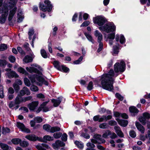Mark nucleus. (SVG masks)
Segmentation results:
<instances>
[{
    "instance_id": "f257e3e1",
    "label": "nucleus",
    "mask_w": 150,
    "mask_h": 150,
    "mask_svg": "<svg viewBox=\"0 0 150 150\" xmlns=\"http://www.w3.org/2000/svg\"><path fill=\"white\" fill-rule=\"evenodd\" d=\"M125 64L124 61L121 60L120 63L117 62L114 65V70L116 73L115 74L112 69H110L108 74L103 75L100 81L101 87L103 89L109 91H112L113 89V84L114 79L112 77H116L118 75L117 73L123 72L125 69Z\"/></svg>"
},
{
    "instance_id": "f03ea898",
    "label": "nucleus",
    "mask_w": 150,
    "mask_h": 150,
    "mask_svg": "<svg viewBox=\"0 0 150 150\" xmlns=\"http://www.w3.org/2000/svg\"><path fill=\"white\" fill-rule=\"evenodd\" d=\"M18 0H9V2L6 4L8 9H9L10 11L8 16V20L9 21H11L13 18L17 10V7L16 4Z\"/></svg>"
},
{
    "instance_id": "7ed1b4c3",
    "label": "nucleus",
    "mask_w": 150,
    "mask_h": 150,
    "mask_svg": "<svg viewBox=\"0 0 150 150\" xmlns=\"http://www.w3.org/2000/svg\"><path fill=\"white\" fill-rule=\"evenodd\" d=\"M28 78L30 79L31 82L33 84H37L41 86L42 84H44L46 86H47L48 83L46 81H45L41 75L35 74L33 75H29Z\"/></svg>"
},
{
    "instance_id": "20e7f679",
    "label": "nucleus",
    "mask_w": 150,
    "mask_h": 150,
    "mask_svg": "<svg viewBox=\"0 0 150 150\" xmlns=\"http://www.w3.org/2000/svg\"><path fill=\"white\" fill-rule=\"evenodd\" d=\"M99 29L102 31L109 33L115 31L116 26L112 22H109L103 26L100 27Z\"/></svg>"
},
{
    "instance_id": "39448f33",
    "label": "nucleus",
    "mask_w": 150,
    "mask_h": 150,
    "mask_svg": "<svg viewBox=\"0 0 150 150\" xmlns=\"http://www.w3.org/2000/svg\"><path fill=\"white\" fill-rule=\"evenodd\" d=\"M94 35L98 38V42H99V48L97 52H99L101 51L103 48V44L101 42L103 39V35L98 30H96L94 32Z\"/></svg>"
},
{
    "instance_id": "423d86ee",
    "label": "nucleus",
    "mask_w": 150,
    "mask_h": 150,
    "mask_svg": "<svg viewBox=\"0 0 150 150\" xmlns=\"http://www.w3.org/2000/svg\"><path fill=\"white\" fill-rule=\"evenodd\" d=\"M8 12L7 8H6V7H4L2 8L1 11L0 12V13L2 14L0 16V23L3 24L5 22L8 15Z\"/></svg>"
},
{
    "instance_id": "0eeeda50",
    "label": "nucleus",
    "mask_w": 150,
    "mask_h": 150,
    "mask_svg": "<svg viewBox=\"0 0 150 150\" xmlns=\"http://www.w3.org/2000/svg\"><path fill=\"white\" fill-rule=\"evenodd\" d=\"M44 3L47 5L46 6V7L44 4H40L39 6L40 9L44 11H50L52 8V6L50 4V1L48 0H45Z\"/></svg>"
},
{
    "instance_id": "6e6552de",
    "label": "nucleus",
    "mask_w": 150,
    "mask_h": 150,
    "mask_svg": "<svg viewBox=\"0 0 150 150\" xmlns=\"http://www.w3.org/2000/svg\"><path fill=\"white\" fill-rule=\"evenodd\" d=\"M32 67H26V69L30 73H35L38 74V75H41L42 73L35 67H36L38 69L40 68V67L37 64H33L32 65Z\"/></svg>"
},
{
    "instance_id": "1a4fd4ad",
    "label": "nucleus",
    "mask_w": 150,
    "mask_h": 150,
    "mask_svg": "<svg viewBox=\"0 0 150 150\" xmlns=\"http://www.w3.org/2000/svg\"><path fill=\"white\" fill-rule=\"evenodd\" d=\"M93 22L94 23H97L99 26L103 25L105 22V18L101 16H98L93 18Z\"/></svg>"
},
{
    "instance_id": "9d476101",
    "label": "nucleus",
    "mask_w": 150,
    "mask_h": 150,
    "mask_svg": "<svg viewBox=\"0 0 150 150\" xmlns=\"http://www.w3.org/2000/svg\"><path fill=\"white\" fill-rule=\"evenodd\" d=\"M94 139H91V142L93 143H104L105 142V140L101 138V136L97 134L94 135Z\"/></svg>"
},
{
    "instance_id": "9b49d317",
    "label": "nucleus",
    "mask_w": 150,
    "mask_h": 150,
    "mask_svg": "<svg viewBox=\"0 0 150 150\" xmlns=\"http://www.w3.org/2000/svg\"><path fill=\"white\" fill-rule=\"evenodd\" d=\"M65 145L64 143L59 140L56 141L55 143L52 144V147L56 150L58 149L60 147L63 146Z\"/></svg>"
},
{
    "instance_id": "f8f14e48",
    "label": "nucleus",
    "mask_w": 150,
    "mask_h": 150,
    "mask_svg": "<svg viewBox=\"0 0 150 150\" xmlns=\"http://www.w3.org/2000/svg\"><path fill=\"white\" fill-rule=\"evenodd\" d=\"M17 126L22 131L27 133H30V130L25 127L24 125L22 123L17 122Z\"/></svg>"
},
{
    "instance_id": "ddd939ff",
    "label": "nucleus",
    "mask_w": 150,
    "mask_h": 150,
    "mask_svg": "<svg viewBox=\"0 0 150 150\" xmlns=\"http://www.w3.org/2000/svg\"><path fill=\"white\" fill-rule=\"evenodd\" d=\"M115 36V33H111L108 35L107 37L105 36V40L106 41H107L109 39V44L110 45H112V40L114 39Z\"/></svg>"
},
{
    "instance_id": "4468645a",
    "label": "nucleus",
    "mask_w": 150,
    "mask_h": 150,
    "mask_svg": "<svg viewBox=\"0 0 150 150\" xmlns=\"http://www.w3.org/2000/svg\"><path fill=\"white\" fill-rule=\"evenodd\" d=\"M19 94L21 96H23L25 94L27 95H30V92L28 89L26 87H24L20 92Z\"/></svg>"
},
{
    "instance_id": "2eb2a0df",
    "label": "nucleus",
    "mask_w": 150,
    "mask_h": 150,
    "mask_svg": "<svg viewBox=\"0 0 150 150\" xmlns=\"http://www.w3.org/2000/svg\"><path fill=\"white\" fill-rule=\"evenodd\" d=\"M25 138L30 141H35L37 140H40L38 137L33 134L27 135L25 137Z\"/></svg>"
},
{
    "instance_id": "dca6fc26",
    "label": "nucleus",
    "mask_w": 150,
    "mask_h": 150,
    "mask_svg": "<svg viewBox=\"0 0 150 150\" xmlns=\"http://www.w3.org/2000/svg\"><path fill=\"white\" fill-rule=\"evenodd\" d=\"M38 104L39 102L38 101H33L28 105V107L30 110H33L35 109Z\"/></svg>"
},
{
    "instance_id": "f3484780",
    "label": "nucleus",
    "mask_w": 150,
    "mask_h": 150,
    "mask_svg": "<svg viewBox=\"0 0 150 150\" xmlns=\"http://www.w3.org/2000/svg\"><path fill=\"white\" fill-rule=\"evenodd\" d=\"M36 147L38 150H45V148L48 149L50 148L47 144L44 143L38 145Z\"/></svg>"
},
{
    "instance_id": "a211bd4d",
    "label": "nucleus",
    "mask_w": 150,
    "mask_h": 150,
    "mask_svg": "<svg viewBox=\"0 0 150 150\" xmlns=\"http://www.w3.org/2000/svg\"><path fill=\"white\" fill-rule=\"evenodd\" d=\"M120 38V41L121 44H123L125 43V39L124 36L122 35H120L118 34H117L116 35L115 40L116 41L118 42Z\"/></svg>"
},
{
    "instance_id": "6ab92c4d",
    "label": "nucleus",
    "mask_w": 150,
    "mask_h": 150,
    "mask_svg": "<svg viewBox=\"0 0 150 150\" xmlns=\"http://www.w3.org/2000/svg\"><path fill=\"white\" fill-rule=\"evenodd\" d=\"M63 98V97H61L58 98L57 99H52V101L53 103L54 106L55 107L58 106L62 101Z\"/></svg>"
},
{
    "instance_id": "aec40b11",
    "label": "nucleus",
    "mask_w": 150,
    "mask_h": 150,
    "mask_svg": "<svg viewBox=\"0 0 150 150\" xmlns=\"http://www.w3.org/2000/svg\"><path fill=\"white\" fill-rule=\"evenodd\" d=\"M143 117L141 116V123L144 125L146 123L145 119H149L150 118V114L147 112H145L143 113Z\"/></svg>"
},
{
    "instance_id": "412c9836",
    "label": "nucleus",
    "mask_w": 150,
    "mask_h": 150,
    "mask_svg": "<svg viewBox=\"0 0 150 150\" xmlns=\"http://www.w3.org/2000/svg\"><path fill=\"white\" fill-rule=\"evenodd\" d=\"M116 120L117 121L119 124L122 127H125L128 124V122L127 120H121L119 118H117Z\"/></svg>"
},
{
    "instance_id": "4be33fe9",
    "label": "nucleus",
    "mask_w": 150,
    "mask_h": 150,
    "mask_svg": "<svg viewBox=\"0 0 150 150\" xmlns=\"http://www.w3.org/2000/svg\"><path fill=\"white\" fill-rule=\"evenodd\" d=\"M112 118V116L110 115L107 116L103 115L101 117H99V122H102L103 121L106 122L107 120L111 119Z\"/></svg>"
},
{
    "instance_id": "5701e85b",
    "label": "nucleus",
    "mask_w": 150,
    "mask_h": 150,
    "mask_svg": "<svg viewBox=\"0 0 150 150\" xmlns=\"http://www.w3.org/2000/svg\"><path fill=\"white\" fill-rule=\"evenodd\" d=\"M114 129L115 130L116 133L119 136L121 137H123V134L119 126H115L114 127Z\"/></svg>"
},
{
    "instance_id": "b1692460",
    "label": "nucleus",
    "mask_w": 150,
    "mask_h": 150,
    "mask_svg": "<svg viewBox=\"0 0 150 150\" xmlns=\"http://www.w3.org/2000/svg\"><path fill=\"white\" fill-rule=\"evenodd\" d=\"M22 96H21L19 93L18 95L15 99V104L18 105L21 102H24L23 101V98L22 97Z\"/></svg>"
},
{
    "instance_id": "393cba45",
    "label": "nucleus",
    "mask_w": 150,
    "mask_h": 150,
    "mask_svg": "<svg viewBox=\"0 0 150 150\" xmlns=\"http://www.w3.org/2000/svg\"><path fill=\"white\" fill-rule=\"evenodd\" d=\"M49 101V100H48L47 101L44 102L42 104L40 105V107L42 108L43 109V112H46L50 109V108H48L47 107L45 106L47 104Z\"/></svg>"
},
{
    "instance_id": "a878e982",
    "label": "nucleus",
    "mask_w": 150,
    "mask_h": 150,
    "mask_svg": "<svg viewBox=\"0 0 150 150\" xmlns=\"http://www.w3.org/2000/svg\"><path fill=\"white\" fill-rule=\"evenodd\" d=\"M6 74L9 78H12L13 77L16 78L18 77V75L15 71H13L6 73Z\"/></svg>"
},
{
    "instance_id": "bb28decb",
    "label": "nucleus",
    "mask_w": 150,
    "mask_h": 150,
    "mask_svg": "<svg viewBox=\"0 0 150 150\" xmlns=\"http://www.w3.org/2000/svg\"><path fill=\"white\" fill-rule=\"evenodd\" d=\"M129 110L130 112L133 114L132 115H135V114L138 113L139 111V110L135 107L132 106L129 108Z\"/></svg>"
},
{
    "instance_id": "cd10ccee",
    "label": "nucleus",
    "mask_w": 150,
    "mask_h": 150,
    "mask_svg": "<svg viewBox=\"0 0 150 150\" xmlns=\"http://www.w3.org/2000/svg\"><path fill=\"white\" fill-rule=\"evenodd\" d=\"M18 71L20 73L22 74H24L25 75H28V77L29 75H29L28 73L25 70V69L22 67H19L18 68Z\"/></svg>"
},
{
    "instance_id": "c85d7f7f",
    "label": "nucleus",
    "mask_w": 150,
    "mask_h": 150,
    "mask_svg": "<svg viewBox=\"0 0 150 150\" xmlns=\"http://www.w3.org/2000/svg\"><path fill=\"white\" fill-rule=\"evenodd\" d=\"M32 60V58L28 55L25 56L23 60V61L26 63L31 62Z\"/></svg>"
},
{
    "instance_id": "c756f323",
    "label": "nucleus",
    "mask_w": 150,
    "mask_h": 150,
    "mask_svg": "<svg viewBox=\"0 0 150 150\" xmlns=\"http://www.w3.org/2000/svg\"><path fill=\"white\" fill-rule=\"evenodd\" d=\"M119 49V45L118 44H117L115 46H113V54H117L119 52L118 51Z\"/></svg>"
},
{
    "instance_id": "7c9ffc66",
    "label": "nucleus",
    "mask_w": 150,
    "mask_h": 150,
    "mask_svg": "<svg viewBox=\"0 0 150 150\" xmlns=\"http://www.w3.org/2000/svg\"><path fill=\"white\" fill-rule=\"evenodd\" d=\"M18 22L20 23L22 22L24 18V16L22 12L18 13Z\"/></svg>"
},
{
    "instance_id": "2f4dec72",
    "label": "nucleus",
    "mask_w": 150,
    "mask_h": 150,
    "mask_svg": "<svg viewBox=\"0 0 150 150\" xmlns=\"http://www.w3.org/2000/svg\"><path fill=\"white\" fill-rule=\"evenodd\" d=\"M84 35L87 38L89 41L93 43H94V41L93 40L92 37L90 34L87 33H84Z\"/></svg>"
},
{
    "instance_id": "473e14b6",
    "label": "nucleus",
    "mask_w": 150,
    "mask_h": 150,
    "mask_svg": "<svg viewBox=\"0 0 150 150\" xmlns=\"http://www.w3.org/2000/svg\"><path fill=\"white\" fill-rule=\"evenodd\" d=\"M60 130V128L58 127H51L50 129V132L54 133L55 132L59 131Z\"/></svg>"
},
{
    "instance_id": "72a5a7b5",
    "label": "nucleus",
    "mask_w": 150,
    "mask_h": 150,
    "mask_svg": "<svg viewBox=\"0 0 150 150\" xmlns=\"http://www.w3.org/2000/svg\"><path fill=\"white\" fill-rule=\"evenodd\" d=\"M75 144L80 149H82L83 147V144L81 142L76 141L75 142Z\"/></svg>"
},
{
    "instance_id": "f704fd0d",
    "label": "nucleus",
    "mask_w": 150,
    "mask_h": 150,
    "mask_svg": "<svg viewBox=\"0 0 150 150\" xmlns=\"http://www.w3.org/2000/svg\"><path fill=\"white\" fill-rule=\"evenodd\" d=\"M53 64L55 67L58 70H61V67L60 66L59 62L57 61H55L53 62Z\"/></svg>"
},
{
    "instance_id": "c9c22d12",
    "label": "nucleus",
    "mask_w": 150,
    "mask_h": 150,
    "mask_svg": "<svg viewBox=\"0 0 150 150\" xmlns=\"http://www.w3.org/2000/svg\"><path fill=\"white\" fill-rule=\"evenodd\" d=\"M43 139L45 141H52L54 139L50 135H45L44 136Z\"/></svg>"
},
{
    "instance_id": "e433bc0d",
    "label": "nucleus",
    "mask_w": 150,
    "mask_h": 150,
    "mask_svg": "<svg viewBox=\"0 0 150 150\" xmlns=\"http://www.w3.org/2000/svg\"><path fill=\"white\" fill-rule=\"evenodd\" d=\"M40 53L42 57L44 58H47V55L46 51L44 49H41L40 50Z\"/></svg>"
},
{
    "instance_id": "4c0bfd02",
    "label": "nucleus",
    "mask_w": 150,
    "mask_h": 150,
    "mask_svg": "<svg viewBox=\"0 0 150 150\" xmlns=\"http://www.w3.org/2000/svg\"><path fill=\"white\" fill-rule=\"evenodd\" d=\"M24 82L25 85L28 86H30L31 85L30 81L27 78H25L24 79Z\"/></svg>"
},
{
    "instance_id": "58836bf2",
    "label": "nucleus",
    "mask_w": 150,
    "mask_h": 150,
    "mask_svg": "<svg viewBox=\"0 0 150 150\" xmlns=\"http://www.w3.org/2000/svg\"><path fill=\"white\" fill-rule=\"evenodd\" d=\"M4 97V93L3 87L2 86L0 85V98H3Z\"/></svg>"
},
{
    "instance_id": "ea45409f",
    "label": "nucleus",
    "mask_w": 150,
    "mask_h": 150,
    "mask_svg": "<svg viewBox=\"0 0 150 150\" xmlns=\"http://www.w3.org/2000/svg\"><path fill=\"white\" fill-rule=\"evenodd\" d=\"M51 126L47 124L44 125L43 126V129L48 132H50Z\"/></svg>"
},
{
    "instance_id": "a19ab883",
    "label": "nucleus",
    "mask_w": 150,
    "mask_h": 150,
    "mask_svg": "<svg viewBox=\"0 0 150 150\" xmlns=\"http://www.w3.org/2000/svg\"><path fill=\"white\" fill-rule=\"evenodd\" d=\"M10 132V129L7 127H3L2 129V133L4 134H6L7 133Z\"/></svg>"
},
{
    "instance_id": "79ce46f5",
    "label": "nucleus",
    "mask_w": 150,
    "mask_h": 150,
    "mask_svg": "<svg viewBox=\"0 0 150 150\" xmlns=\"http://www.w3.org/2000/svg\"><path fill=\"white\" fill-rule=\"evenodd\" d=\"M12 142L14 144H17L21 142V140L19 138H16L12 140Z\"/></svg>"
},
{
    "instance_id": "37998d69",
    "label": "nucleus",
    "mask_w": 150,
    "mask_h": 150,
    "mask_svg": "<svg viewBox=\"0 0 150 150\" xmlns=\"http://www.w3.org/2000/svg\"><path fill=\"white\" fill-rule=\"evenodd\" d=\"M0 146L1 148L3 150H8V146L5 144H0Z\"/></svg>"
},
{
    "instance_id": "c03bdc74",
    "label": "nucleus",
    "mask_w": 150,
    "mask_h": 150,
    "mask_svg": "<svg viewBox=\"0 0 150 150\" xmlns=\"http://www.w3.org/2000/svg\"><path fill=\"white\" fill-rule=\"evenodd\" d=\"M7 48V45L4 44L0 45V51H3L6 50Z\"/></svg>"
},
{
    "instance_id": "a18cd8bd",
    "label": "nucleus",
    "mask_w": 150,
    "mask_h": 150,
    "mask_svg": "<svg viewBox=\"0 0 150 150\" xmlns=\"http://www.w3.org/2000/svg\"><path fill=\"white\" fill-rule=\"evenodd\" d=\"M34 33V30L33 28H30L29 29V31L28 33V34L29 35V39L31 40L32 39V36Z\"/></svg>"
},
{
    "instance_id": "49530a36",
    "label": "nucleus",
    "mask_w": 150,
    "mask_h": 150,
    "mask_svg": "<svg viewBox=\"0 0 150 150\" xmlns=\"http://www.w3.org/2000/svg\"><path fill=\"white\" fill-rule=\"evenodd\" d=\"M111 134V132L109 130H107L103 135V137L104 138H107L108 136Z\"/></svg>"
},
{
    "instance_id": "de8ad7c7",
    "label": "nucleus",
    "mask_w": 150,
    "mask_h": 150,
    "mask_svg": "<svg viewBox=\"0 0 150 150\" xmlns=\"http://www.w3.org/2000/svg\"><path fill=\"white\" fill-rule=\"evenodd\" d=\"M99 127L101 128L104 129L108 128V125L106 123H104L100 124Z\"/></svg>"
},
{
    "instance_id": "09e8293b",
    "label": "nucleus",
    "mask_w": 150,
    "mask_h": 150,
    "mask_svg": "<svg viewBox=\"0 0 150 150\" xmlns=\"http://www.w3.org/2000/svg\"><path fill=\"white\" fill-rule=\"evenodd\" d=\"M30 89L31 91H34L37 92L38 91V87L34 85H32L30 87Z\"/></svg>"
},
{
    "instance_id": "8fccbe9b",
    "label": "nucleus",
    "mask_w": 150,
    "mask_h": 150,
    "mask_svg": "<svg viewBox=\"0 0 150 150\" xmlns=\"http://www.w3.org/2000/svg\"><path fill=\"white\" fill-rule=\"evenodd\" d=\"M62 135L61 132H57L53 134V137L55 139H58Z\"/></svg>"
},
{
    "instance_id": "3c124183",
    "label": "nucleus",
    "mask_w": 150,
    "mask_h": 150,
    "mask_svg": "<svg viewBox=\"0 0 150 150\" xmlns=\"http://www.w3.org/2000/svg\"><path fill=\"white\" fill-rule=\"evenodd\" d=\"M20 145L23 147H25L28 146L29 144L27 142L23 141L20 143Z\"/></svg>"
},
{
    "instance_id": "603ef678",
    "label": "nucleus",
    "mask_w": 150,
    "mask_h": 150,
    "mask_svg": "<svg viewBox=\"0 0 150 150\" xmlns=\"http://www.w3.org/2000/svg\"><path fill=\"white\" fill-rule=\"evenodd\" d=\"M62 140L64 142L66 141L67 140V134L64 133L62 135Z\"/></svg>"
},
{
    "instance_id": "864d4df0",
    "label": "nucleus",
    "mask_w": 150,
    "mask_h": 150,
    "mask_svg": "<svg viewBox=\"0 0 150 150\" xmlns=\"http://www.w3.org/2000/svg\"><path fill=\"white\" fill-rule=\"evenodd\" d=\"M93 88V83L92 81H90L89 83L87 88L88 90L90 91Z\"/></svg>"
},
{
    "instance_id": "5fc2aeb1",
    "label": "nucleus",
    "mask_w": 150,
    "mask_h": 150,
    "mask_svg": "<svg viewBox=\"0 0 150 150\" xmlns=\"http://www.w3.org/2000/svg\"><path fill=\"white\" fill-rule=\"evenodd\" d=\"M34 120L38 123H40L42 121V119L40 117H37L34 118Z\"/></svg>"
},
{
    "instance_id": "6e6d98bb",
    "label": "nucleus",
    "mask_w": 150,
    "mask_h": 150,
    "mask_svg": "<svg viewBox=\"0 0 150 150\" xmlns=\"http://www.w3.org/2000/svg\"><path fill=\"white\" fill-rule=\"evenodd\" d=\"M129 134L130 136L132 138H134L136 136L135 132L133 130L130 131Z\"/></svg>"
},
{
    "instance_id": "4d7b16f0",
    "label": "nucleus",
    "mask_w": 150,
    "mask_h": 150,
    "mask_svg": "<svg viewBox=\"0 0 150 150\" xmlns=\"http://www.w3.org/2000/svg\"><path fill=\"white\" fill-rule=\"evenodd\" d=\"M93 144L92 142L91 143L89 142L86 144V145L88 148H94L95 147V145Z\"/></svg>"
},
{
    "instance_id": "13d9d810",
    "label": "nucleus",
    "mask_w": 150,
    "mask_h": 150,
    "mask_svg": "<svg viewBox=\"0 0 150 150\" xmlns=\"http://www.w3.org/2000/svg\"><path fill=\"white\" fill-rule=\"evenodd\" d=\"M83 59V57L82 56L80 57L78 59L75 61L74 62V64H79L80 62Z\"/></svg>"
},
{
    "instance_id": "bf43d9fd",
    "label": "nucleus",
    "mask_w": 150,
    "mask_h": 150,
    "mask_svg": "<svg viewBox=\"0 0 150 150\" xmlns=\"http://www.w3.org/2000/svg\"><path fill=\"white\" fill-rule=\"evenodd\" d=\"M9 60L11 62L13 63L16 60L15 57L13 56H10L8 57Z\"/></svg>"
},
{
    "instance_id": "052dcab7",
    "label": "nucleus",
    "mask_w": 150,
    "mask_h": 150,
    "mask_svg": "<svg viewBox=\"0 0 150 150\" xmlns=\"http://www.w3.org/2000/svg\"><path fill=\"white\" fill-rule=\"evenodd\" d=\"M90 22L89 21H84L81 25V27H86L88 26Z\"/></svg>"
},
{
    "instance_id": "680f3d73",
    "label": "nucleus",
    "mask_w": 150,
    "mask_h": 150,
    "mask_svg": "<svg viewBox=\"0 0 150 150\" xmlns=\"http://www.w3.org/2000/svg\"><path fill=\"white\" fill-rule=\"evenodd\" d=\"M6 62L5 60H0V66H4L6 64Z\"/></svg>"
},
{
    "instance_id": "e2e57ef3",
    "label": "nucleus",
    "mask_w": 150,
    "mask_h": 150,
    "mask_svg": "<svg viewBox=\"0 0 150 150\" xmlns=\"http://www.w3.org/2000/svg\"><path fill=\"white\" fill-rule=\"evenodd\" d=\"M32 98V97L31 96H29L25 97H24L23 98V101L24 102L30 100Z\"/></svg>"
},
{
    "instance_id": "0e129e2a",
    "label": "nucleus",
    "mask_w": 150,
    "mask_h": 150,
    "mask_svg": "<svg viewBox=\"0 0 150 150\" xmlns=\"http://www.w3.org/2000/svg\"><path fill=\"white\" fill-rule=\"evenodd\" d=\"M13 87L14 88L15 91H18L20 89L19 86L16 83H14L13 85Z\"/></svg>"
},
{
    "instance_id": "69168bd1",
    "label": "nucleus",
    "mask_w": 150,
    "mask_h": 150,
    "mask_svg": "<svg viewBox=\"0 0 150 150\" xmlns=\"http://www.w3.org/2000/svg\"><path fill=\"white\" fill-rule=\"evenodd\" d=\"M115 96L116 97L118 98L120 100H122L123 99V97L118 93H116L115 94Z\"/></svg>"
},
{
    "instance_id": "338daca9",
    "label": "nucleus",
    "mask_w": 150,
    "mask_h": 150,
    "mask_svg": "<svg viewBox=\"0 0 150 150\" xmlns=\"http://www.w3.org/2000/svg\"><path fill=\"white\" fill-rule=\"evenodd\" d=\"M61 69H62V70L64 71L65 72H67V71H69V69L68 68L63 65H62L61 66Z\"/></svg>"
},
{
    "instance_id": "774afa93",
    "label": "nucleus",
    "mask_w": 150,
    "mask_h": 150,
    "mask_svg": "<svg viewBox=\"0 0 150 150\" xmlns=\"http://www.w3.org/2000/svg\"><path fill=\"white\" fill-rule=\"evenodd\" d=\"M81 136L86 139H89L90 138L89 135L87 134L82 133L81 134Z\"/></svg>"
}]
</instances>
